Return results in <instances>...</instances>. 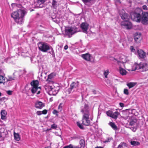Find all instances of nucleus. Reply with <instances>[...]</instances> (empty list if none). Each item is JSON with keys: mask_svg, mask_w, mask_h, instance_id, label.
<instances>
[{"mask_svg": "<svg viewBox=\"0 0 148 148\" xmlns=\"http://www.w3.org/2000/svg\"><path fill=\"white\" fill-rule=\"evenodd\" d=\"M81 112L83 114L82 121L83 125L89 126L92 120L93 115L92 112L90 111L88 106L85 104L84 106L81 107Z\"/></svg>", "mask_w": 148, "mask_h": 148, "instance_id": "obj_1", "label": "nucleus"}, {"mask_svg": "<svg viewBox=\"0 0 148 148\" xmlns=\"http://www.w3.org/2000/svg\"><path fill=\"white\" fill-rule=\"evenodd\" d=\"M27 13V11L25 8H21L13 12L11 16L16 23L21 25L23 23L24 17Z\"/></svg>", "mask_w": 148, "mask_h": 148, "instance_id": "obj_2", "label": "nucleus"}, {"mask_svg": "<svg viewBox=\"0 0 148 148\" xmlns=\"http://www.w3.org/2000/svg\"><path fill=\"white\" fill-rule=\"evenodd\" d=\"M119 13L121 18L123 20V21L121 22V25L124 28L127 29H130L132 26L131 23L128 21L129 16L128 14L125 13L123 10L121 12L119 11Z\"/></svg>", "mask_w": 148, "mask_h": 148, "instance_id": "obj_3", "label": "nucleus"}, {"mask_svg": "<svg viewBox=\"0 0 148 148\" xmlns=\"http://www.w3.org/2000/svg\"><path fill=\"white\" fill-rule=\"evenodd\" d=\"M39 49L44 52H49L52 55H54V52L52 47L48 44L40 42L38 43Z\"/></svg>", "mask_w": 148, "mask_h": 148, "instance_id": "obj_4", "label": "nucleus"}, {"mask_svg": "<svg viewBox=\"0 0 148 148\" xmlns=\"http://www.w3.org/2000/svg\"><path fill=\"white\" fill-rule=\"evenodd\" d=\"M129 125L130 126V128L133 132H135L137 129L138 125L137 120L134 117L130 118L128 120Z\"/></svg>", "mask_w": 148, "mask_h": 148, "instance_id": "obj_5", "label": "nucleus"}, {"mask_svg": "<svg viewBox=\"0 0 148 148\" xmlns=\"http://www.w3.org/2000/svg\"><path fill=\"white\" fill-rule=\"evenodd\" d=\"M31 85L32 88L31 89V92L34 94L37 91V95H38L40 93V87H38L39 82L37 80H34L31 82Z\"/></svg>", "mask_w": 148, "mask_h": 148, "instance_id": "obj_6", "label": "nucleus"}, {"mask_svg": "<svg viewBox=\"0 0 148 148\" xmlns=\"http://www.w3.org/2000/svg\"><path fill=\"white\" fill-rule=\"evenodd\" d=\"M44 87L47 92L50 95H55L58 92V90L57 88L54 86L46 85Z\"/></svg>", "mask_w": 148, "mask_h": 148, "instance_id": "obj_7", "label": "nucleus"}, {"mask_svg": "<svg viewBox=\"0 0 148 148\" xmlns=\"http://www.w3.org/2000/svg\"><path fill=\"white\" fill-rule=\"evenodd\" d=\"M141 70L142 71H146L148 70V65L145 63H140L136 65L135 70Z\"/></svg>", "mask_w": 148, "mask_h": 148, "instance_id": "obj_8", "label": "nucleus"}, {"mask_svg": "<svg viewBox=\"0 0 148 148\" xmlns=\"http://www.w3.org/2000/svg\"><path fill=\"white\" fill-rule=\"evenodd\" d=\"M66 34L69 36H71L77 32L76 27H66L65 28Z\"/></svg>", "mask_w": 148, "mask_h": 148, "instance_id": "obj_9", "label": "nucleus"}, {"mask_svg": "<svg viewBox=\"0 0 148 148\" xmlns=\"http://www.w3.org/2000/svg\"><path fill=\"white\" fill-rule=\"evenodd\" d=\"M132 19L137 22H140L141 20V16L138 13L136 12L132 13L131 14Z\"/></svg>", "mask_w": 148, "mask_h": 148, "instance_id": "obj_10", "label": "nucleus"}, {"mask_svg": "<svg viewBox=\"0 0 148 148\" xmlns=\"http://www.w3.org/2000/svg\"><path fill=\"white\" fill-rule=\"evenodd\" d=\"M141 21L143 24H147L148 23V12L143 13L142 15L141 16Z\"/></svg>", "mask_w": 148, "mask_h": 148, "instance_id": "obj_11", "label": "nucleus"}, {"mask_svg": "<svg viewBox=\"0 0 148 148\" xmlns=\"http://www.w3.org/2000/svg\"><path fill=\"white\" fill-rule=\"evenodd\" d=\"M112 59H112V60L114 61L115 62H116L119 65H120V63H122L123 64L124 63H125L127 62L126 58L125 56L123 55L120 56V60H118L114 58H112Z\"/></svg>", "mask_w": 148, "mask_h": 148, "instance_id": "obj_12", "label": "nucleus"}, {"mask_svg": "<svg viewBox=\"0 0 148 148\" xmlns=\"http://www.w3.org/2000/svg\"><path fill=\"white\" fill-rule=\"evenodd\" d=\"M78 86V83H76L75 82H73L70 85V87L68 88V91L69 93L70 94L72 90L74 88L77 87Z\"/></svg>", "mask_w": 148, "mask_h": 148, "instance_id": "obj_13", "label": "nucleus"}, {"mask_svg": "<svg viewBox=\"0 0 148 148\" xmlns=\"http://www.w3.org/2000/svg\"><path fill=\"white\" fill-rule=\"evenodd\" d=\"M44 106L45 104L39 101H37L35 103V107L37 108L41 109Z\"/></svg>", "mask_w": 148, "mask_h": 148, "instance_id": "obj_14", "label": "nucleus"}, {"mask_svg": "<svg viewBox=\"0 0 148 148\" xmlns=\"http://www.w3.org/2000/svg\"><path fill=\"white\" fill-rule=\"evenodd\" d=\"M81 26L83 32L86 33L88 28V25L86 23H84L81 24Z\"/></svg>", "mask_w": 148, "mask_h": 148, "instance_id": "obj_15", "label": "nucleus"}, {"mask_svg": "<svg viewBox=\"0 0 148 148\" xmlns=\"http://www.w3.org/2000/svg\"><path fill=\"white\" fill-rule=\"evenodd\" d=\"M81 56L84 59L88 61L91 60V58L92 57L90 54L88 53L82 54Z\"/></svg>", "mask_w": 148, "mask_h": 148, "instance_id": "obj_16", "label": "nucleus"}, {"mask_svg": "<svg viewBox=\"0 0 148 148\" xmlns=\"http://www.w3.org/2000/svg\"><path fill=\"white\" fill-rule=\"evenodd\" d=\"M34 3L37 6L41 7L40 5L43 4L46 0H34Z\"/></svg>", "mask_w": 148, "mask_h": 148, "instance_id": "obj_17", "label": "nucleus"}, {"mask_svg": "<svg viewBox=\"0 0 148 148\" xmlns=\"http://www.w3.org/2000/svg\"><path fill=\"white\" fill-rule=\"evenodd\" d=\"M138 53L139 57L141 58H144L146 56L145 53L142 49L138 50Z\"/></svg>", "mask_w": 148, "mask_h": 148, "instance_id": "obj_18", "label": "nucleus"}, {"mask_svg": "<svg viewBox=\"0 0 148 148\" xmlns=\"http://www.w3.org/2000/svg\"><path fill=\"white\" fill-rule=\"evenodd\" d=\"M6 79V78L2 75L1 71H0V84H4L5 82Z\"/></svg>", "mask_w": 148, "mask_h": 148, "instance_id": "obj_19", "label": "nucleus"}, {"mask_svg": "<svg viewBox=\"0 0 148 148\" xmlns=\"http://www.w3.org/2000/svg\"><path fill=\"white\" fill-rule=\"evenodd\" d=\"M127 145L124 142H122L118 146L117 148H125L127 147Z\"/></svg>", "mask_w": 148, "mask_h": 148, "instance_id": "obj_20", "label": "nucleus"}, {"mask_svg": "<svg viewBox=\"0 0 148 148\" xmlns=\"http://www.w3.org/2000/svg\"><path fill=\"white\" fill-rule=\"evenodd\" d=\"M119 69L120 73L121 75H123L126 74L127 71L125 69L122 68L121 67H119Z\"/></svg>", "mask_w": 148, "mask_h": 148, "instance_id": "obj_21", "label": "nucleus"}, {"mask_svg": "<svg viewBox=\"0 0 148 148\" xmlns=\"http://www.w3.org/2000/svg\"><path fill=\"white\" fill-rule=\"evenodd\" d=\"M14 139L18 141H19L20 138L19 134L18 133H16L15 132H14Z\"/></svg>", "mask_w": 148, "mask_h": 148, "instance_id": "obj_22", "label": "nucleus"}, {"mask_svg": "<svg viewBox=\"0 0 148 148\" xmlns=\"http://www.w3.org/2000/svg\"><path fill=\"white\" fill-rule=\"evenodd\" d=\"M119 114V113L118 112H115L114 113L112 112L111 117L115 119H116L118 117Z\"/></svg>", "mask_w": 148, "mask_h": 148, "instance_id": "obj_23", "label": "nucleus"}, {"mask_svg": "<svg viewBox=\"0 0 148 148\" xmlns=\"http://www.w3.org/2000/svg\"><path fill=\"white\" fill-rule=\"evenodd\" d=\"M85 142L83 139L79 141L80 148H84L85 145Z\"/></svg>", "mask_w": 148, "mask_h": 148, "instance_id": "obj_24", "label": "nucleus"}, {"mask_svg": "<svg viewBox=\"0 0 148 148\" xmlns=\"http://www.w3.org/2000/svg\"><path fill=\"white\" fill-rule=\"evenodd\" d=\"M55 75L54 73H51L48 75V78L47 80V81L50 82L51 79Z\"/></svg>", "mask_w": 148, "mask_h": 148, "instance_id": "obj_25", "label": "nucleus"}, {"mask_svg": "<svg viewBox=\"0 0 148 148\" xmlns=\"http://www.w3.org/2000/svg\"><path fill=\"white\" fill-rule=\"evenodd\" d=\"M136 84V83L134 82H130L127 84V85L130 89L134 87Z\"/></svg>", "mask_w": 148, "mask_h": 148, "instance_id": "obj_26", "label": "nucleus"}, {"mask_svg": "<svg viewBox=\"0 0 148 148\" xmlns=\"http://www.w3.org/2000/svg\"><path fill=\"white\" fill-rule=\"evenodd\" d=\"M109 125L114 130H116L117 129V127L114 123L110 122L109 123Z\"/></svg>", "mask_w": 148, "mask_h": 148, "instance_id": "obj_27", "label": "nucleus"}, {"mask_svg": "<svg viewBox=\"0 0 148 148\" xmlns=\"http://www.w3.org/2000/svg\"><path fill=\"white\" fill-rule=\"evenodd\" d=\"M130 143L131 145L134 146L139 145H140V143L138 141H135L134 140H131Z\"/></svg>", "mask_w": 148, "mask_h": 148, "instance_id": "obj_28", "label": "nucleus"}, {"mask_svg": "<svg viewBox=\"0 0 148 148\" xmlns=\"http://www.w3.org/2000/svg\"><path fill=\"white\" fill-rule=\"evenodd\" d=\"M135 41L136 43H140L142 40V38H134Z\"/></svg>", "mask_w": 148, "mask_h": 148, "instance_id": "obj_29", "label": "nucleus"}, {"mask_svg": "<svg viewBox=\"0 0 148 148\" xmlns=\"http://www.w3.org/2000/svg\"><path fill=\"white\" fill-rule=\"evenodd\" d=\"M52 5L54 8H56L58 6L57 2L55 0H53Z\"/></svg>", "mask_w": 148, "mask_h": 148, "instance_id": "obj_30", "label": "nucleus"}, {"mask_svg": "<svg viewBox=\"0 0 148 148\" xmlns=\"http://www.w3.org/2000/svg\"><path fill=\"white\" fill-rule=\"evenodd\" d=\"M112 138L111 137H109L107 138L106 140H105L103 141V143H107L110 142L112 140Z\"/></svg>", "mask_w": 148, "mask_h": 148, "instance_id": "obj_31", "label": "nucleus"}, {"mask_svg": "<svg viewBox=\"0 0 148 148\" xmlns=\"http://www.w3.org/2000/svg\"><path fill=\"white\" fill-rule=\"evenodd\" d=\"M84 3H93L94 2L95 0H82Z\"/></svg>", "mask_w": 148, "mask_h": 148, "instance_id": "obj_32", "label": "nucleus"}, {"mask_svg": "<svg viewBox=\"0 0 148 148\" xmlns=\"http://www.w3.org/2000/svg\"><path fill=\"white\" fill-rule=\"evenodd\" d=\"M112 112H113L109 110L108 111H107L106 113L108 116H110V117H111L112 114Z\"/></svg>", "mask_w": 148, "mask_h": 148, "instance_id": "obj_33", "label": "nucleus"}, {"mask_svg": "<svg viewBox=\"0 0 148 148\" xmlns=\"http://www.w3.org/2000/svg\"><path fill=\"white\" fill-rule=\"evenodd\" d=\"M77 124L78 126L81 129H83L84 127L79 122H77Z\"/></svg>", "mask_w": 148, "mask_h": 148, "instance_id": "obj_34", "label": "nucleus"}, {"mask_svg": "<svg viewBox=\"0 0 148 148\" xmlns=\"http://www.w3.org/2000/svg\"><path fill=\"white\" fill-rule=\"evenodd\" d=\"M109 72L108 70H107L106 71H105L104 72V75L105 77L106 78L107 77V76L109 74Z\"/></svg>", "mask_w": 148, "mask_h": 148, "instance_id": "obj_35", "label": "nucleus"}, {"mask_svg": "<svg viewBox=\"0 0 148 148\" xmlns=\"http://www.w3.org/2000/svg\"><path fill=\"white\" fill-rule=\"evenodd\" d=\"M63 103H61L58 106V109L60 110V111H61L62 110V105Z\"/></svg>", "mask_w": 148, "mask_h": 148, "instance_id": "obj_36", "label": "nucleus"}, {"mask_svg": "<svg viewBox=\"0 0 148 148\" xmlns=\"http://www.w3.org/2000/svg\"><path fill=\"white\" fill-rule=\"evenodd\" d=\"M1 115H6L7 113L4 110H3L1 111Z\"/></svg>", "mask_w": 148, "mask_h": 148, "instance_id": "obj_37", "label": "nucleus"}, {"mask_svg": "<svg viewBox=\"0 0 148 148\" xmlns=\"http://www.w3.org/2000/svg\"><path fill=\"white\" fill-rule=\"evenodd\" d=\"M124 93L126 95H128L129 94L128 91L127 89L125 88L124 90Z\"/></svg>", "mask_w": 148, "mask_h": 148, "instance_id": "obj_38", "label": "nucleus"}, {"mask_svg": "<svg viewBox=\"0 0 148 148\" xmlns=\"http://www.w3.org/2000/svg\"><path fill=\"white\" fill-rule=\"evenodd\" d=\"M51 128L53 129H55L57 128V125L55 124H53L51 125Z\"/></svg>", "mask_w": 148, "mask_h": 148, "instance_id": "obj_39", "label": "nucleus"}, {"mask_svg": "<svg viewBox=\"0 0 148 148\" xmlns=\"http://www.w3.org/2000/svg\"><path fill=\"white\" fill-rule=\"evenodd\" d=\"M6 79V82H7L9 81H11L12 80L14 79V77H9L8 79H7V78L6 79Z\"/></svg>", "mask_w": 148, "mask_h": 148, "instance_id": "obj_40", "label": "nucleus"}, {"mask_svg": "<svg viewBox=\"0 0 148 148\" xmlns=\"http://www.w3.org/2000/svg\"><path fill=\"white\" fill-rule=\"evenodd\" d=\"M73 145L70 144L69 145L64 147V148H73Z\"/></svg>", "mask_w": 148, "mask_h": 148, "instance_id": "obj_41", "label": "nucleus"}, {"mask_svg": "<svg viewBox=\"0 0 148 148\" xmlns=\"http://www.w3.org/2000/svg\"><path fill=\"white\" fill-rule=\"evenodd\" d=\"M130 49L131 50V51L132 52H134L135 51V49L133 46H130Z\"/></svg>", "mask_w": 148, "mask_h": 148, "instance_id": "obj_42", "label": "nucleus"}, {"mask_svg": "<svg viewBox=\"0 0 148 148\" xmlns=\"http://www.w3.org/2000/svg\"><path fill=\"white\" fill-rule=\"evenodd\" d=\"M58 112L56 110H54L53 111V113L54 114H56V116H58Z\"/></svg>", "mask_w": 148, "mask_h": 148, "instance_id": "obj_43", "label": "nucleus"}, {"mask_svg": "<svg viewBox=\"0 0 148 148\" xmlns=\"http://www.w3.org/2000/svg\"><path fill=\"white\" fill-rule=\"evenodd\" d=\"M12 91L11 90H8L6 91V92L9 95H12Z\"/></svg>", "mask_w": 148, "mask_h": 148, "instance_id": "obj_44", "label": "nucleus"}, {"mask_svg": "<svg viewBox=\"0 0 148 148\" xmlns=\"http://www.w3.org/2000/svg\"><path fill=\"white\" fill-rule=\"evenodd\" d=\"M47 110L45 109L44 110H43L42 111V114H45L47 113Z\"/></svg>", "mask_w": 148, "mask_h": 148, "instance_id": "obj_45", "label": "nucleus"}, {"mask_svg": "<svg viewBox=\"0 0 148 148\" xmlns=\"http://www.w3.org/2000/svg\"><path fill=\"white\" fill-rule=\"evenodd\" d=\"M36 114L38 115H40L42 114V111H37L36 112Z\"/></svg>", "mask_w": 148, "mask_h": 148, "instance_id": "obj_46", "label": "nucleus"}, {"mask_svg": "<svg viewBox=\"0 0 148 148\" xmlns=\"http://www.w3.org/2000/svg\"><path fill=\"white\" fill-rule=\"evenodd\" d=\"M143 8L144 10H147V6L145 5H144L143 6Z\"/></svg>", "mask_w": 148, "mask_h": 148, "instance_id": "obj_47", "label": "nucleus"}, {"mask_svg": "<svg viewBox=\"0 0 148 148\" xmlns=\"http://www.w3.org/2000/svg\"><path fill=\"white\" fill-rule=\"evenodd\" d=\"M114 1L116 4L118 3H121V2L120 1V0H114Z\"/></svg>", "mask_w": 148, "mask_h": 148, "instance_id": "obj_48", "label": "nucleus"}, {"mask_svg": "<svg viewBox=\"0 0 148 148\" xmlns=\"http://www.w3.org/2000/svg\"><path fill=\"white\" fill-rule=\"evenodd\" d=\"M1 119H5L6 116L5 115H1Z\"/></svg>", "mask_w": 148, "mask_h": 148, "instance_id": "obj_49", "label": "nucleus"}, {"mask_svg": "<svg viewBox=\"0 0 148 148\" xmlns=\"http://www.w3.org/2000/svg\"><path fill=\"white\" fill-rule=\"evenodd\" d=\"M119 105L121 107H124V104L123 103H119Z\"/></svg>", "mask_w": 148, "mask_h": 148, "instance_id": "obj_50", "label": "nucleus"}, {"mask_svg": "<svg viewBox=\"0 0 148 148\" xmlns=\"http://www.w3.org/2000/svg\"><path fill=\"white\" fill-rule=\"evenodd\" d=\"M73 148H80L79 146L73 145Z\"/></svg>", "mask_w": 148, "mask_h": 148, "instance_id": "obj_51", "label": "nucleus"}, {"mask_svg": "<svg viewBox=\"0 0 148 148\" xmlns=\"http://www.w3.org/2000/svg\"><path fill=\"white\" fill-rule=\"evenodd\" d=\"M136 36H141V34L139 33H137L136 34Z\"/></svg>", "mask_w": 148, "mask_h": 148, "instance_id": "obj_52", "label": "nucleus"}, {"mask_svg": "<svg viewBox=\"0 0 148 148\" xmlns=\"http://www.w3.org/2000/svg\"><path fill=\"white\" fill-rule=\"evenodd\" d=\"M68 46H67V45H66L64 47V49H65V50H66V49H68Z\"/></svg>", "mask_w": 148, "mask_h": 148, "instance_id": "obj_53", "label": "nucleus"}, {"mask_svg": "<svg viewBox=\"0 0 148 148\" xmlns=\"http://www.w3.org/2000/svg\"><path fill=\"white\" fill-rule=\"evenodd\" d=\"M92 92H93V93L94 94H96V91L95 90H92Z\"/></svg>", "mask_w": 148, "mask_h": 148, "instance_id": "obj_54", "label": "nucleus"}, {"mask_svg": "<svg viewBox=\"0 0 148 148\" xmlns=\"http://www.w3.org/2000/svg\"><path fill=\"white\" fill-rule=\"evenodd\" d=\"M12 6H17V5L16 3H12Z\"/></svg>", "mask_w": 148, "mask_h": 148, "instance_id": "obj_55", "label": "nucleus"}, {"mask_svg": "<svg viewBox=\"0 0 148 148\" xmlns=\"http://www.w3.org/2000/svg\"><path fill=\"white\" fill-rule=\"evenodd\" d=\"M4 130L3 129H0V130ZM1 132L0 131V138L2 137V135H1Z\"/></svg>", "mask_w": 148, "mask_h": 148, "instance_id": "obj_56", "label": "nucleus"}, {"mask_svg": "<svg viewBox=\"0 0 148 148\" xmlns=\"http://www.w3.org/2000/svg\"><path fill=\"white\" fill-rule=\"evenodd\" d=\"M44 148H51V147L50 146H47L46 147H45Z\"/></svg>", "mask_w": 148, "mask_h": 148, "instance_id": "obj_57", "label": "nucleus"}, {"mask_svg": "<svg viewBox=\"0 0 148 148\" xmlns=\"http://www.w3.org/2000/svg\"><path fill=\"white\" fill-rule=\"evenodd\" d=\"M95 148H102V147H95Z\"/></svg>", "mask_w": 148, "mask_h": 148, "instance_id": "obj_58", "label": "nucleus"}, {"mask_svg": "<svg viewBox=\"0 0 148 148\" xmlns=\"http://www.w3.org/2000/svg\"><path fill=\"white\" fill-rule=\"evenodd\" d=\"M4 98H1V100H4Z\"/></svg>", "mask_w": 148, "mask_h": 148, "instance_id": "obj_59", "label": "nucleus"}, {"mask_svg": "<svg viewBox=\"0 0 148 148\" xmlns=\"http://www.w3.org/2000/svg\"><path fill=\"white\" fill-rule=\"evenodd\" d=\"M1 93L0 92V97L1 96Z\"/></svg>", "mask_w": 148, "mask_h": 148, "instance_id": "obj_60", "label": "nucleus"}, {"mask_svg": "<svg viewBox=\"0 0 148 148\" xmlns=\"http://www.w3.org/2000/svg\"><path fill=\"white\" fill-rule=\"evenodd\" d=\"M51 130V129H50L49 130Z\"/></svg>", "mask_w": 148, "mask_h": 148, "instance_id": "obj_61", "label": "nucleus"}, {"mask_svg": "<svg viewBox=\"0 0 148 148\" xmlns=\"http://www.w3.org/2000/svg\"><path fill=\"white\" fill-rule=\"evenodd\" d=\"M131 38V37H130V38H129V40L130 39V38Z\"/></svg>", "mask_w": 148, "mask_h": 148, "instance_id": "obj_62", "label": "nucleus"}, {"mask_svg": "<svg viewBox=\"0 0 148 148\" xmlns=\"http://www.w3.org/2000/svg\"><path fill=\"white\" fill-rule=\"evenodd\" d=\"M147 2L148 3V0H147Z\"/></svg>", "mask_w": 148, "mask_h": 148, "instance_id": "obj_63", "label": "nucleus"}]
</instances>
